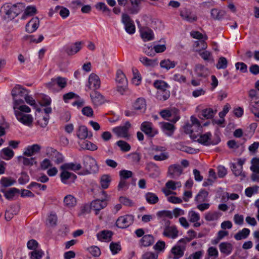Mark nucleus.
Instances as JSON below:
<instances>
[{
  "instance_id": "1",
  "label": "nucleus",
  "mask_w": 259,
  "mask_h": 259,
  "mask_svg": "<svg viewBox=\"0 0 259 259\" xmlns=\"http://www.w3.org/2000/svg\"><path fill=\"white\" fill-rule=\"evenodd\" d=\"M15 115L17 119L26 125L31 124L33 121V117L29 114L31 112V109L28 106L23 104L13 105Z\"/></svg>"
},
{
  "instance_id": "2",
  "label": "nucleus",
  "mask_w": 259,
  "mask_h": 259,
  "mask_svg": "<svg viewBox=\"0 0 259 259\" xmlns=\"http://www.w3.org/2000/svg\"><path fill=\"white\" fill-rule=\"evenodd\" d=\"M83 165L84 169L78 173L80 175H87L92 173H96L98 171L99 168L97 161L95 158L91 156H85L83 159Z\"/></svg>"
},
{
  "instance_id": "3",
  "label": "nucleus",
  "mask_w": 259,
  "mask_h": 259,
  "mask_svg": "<svg viewBox=\"0 0 259 259\" xmlns=\"http://www.w3.org/2000/svg\"><path fill=\"white\" fill-rule=\"evenodd\" d=\"M27 93H29L28 90L20 85H16L11 92L13 101V105L24 104V101L22 98L24 99Z\"/></svg>"
},
{
  "instance_id": "4",
  "label": "nucleus",
  "mask_w": 259,
  "mask_h": 259,
  "mask_svg": "<svg viewBox=\"0 0 259 259\" xmlns=\"http://www.w3.org/2000/svg\"><path fill=\"white\" fill-rule=\"evenodd\" d=\"M202 126L198 119L195 117L191 116L190 122H188L184 126V132L191 136L195 135L196 136L198 133L201 131Z\"/></svg>"
},
{
  "instance_id": "5",
  "label": "nucleus",
  "mask_w": 259,
  "mask_h": 259,
  "mask_svg": "<svg viewBox=\"0 0 259 259\" xmlns=\"http://www.w3.org/2000/svg\"><path fill=\"white\" fill-rule=\"evenodd\" d=\"M21 11V10L19 8V6L16 5L6 4L2 9V12L4 15V19L7 20L15 18Z\"/></svg>"
},
{
  "instance_id": "6",
  "label": "nucleus",
  "mask_w": 259,
  "mask_h": 259,
  "mask_svg": "<svg viewBox=\"0 0 259 259\" xmlns=\"http://www.w3.org/2000/svg\"><path fill=\"white\" fill-rule=\"evenodd\" d=\"M211 133L210 132H208L200 135L198 134L196 136L193 135L191 136V139L195 141H197L199 143L206 146L211 144L217 145L220 142V139L218 137L215 140L211 141Z\"/></svg>"
},
{
  "instance_id": "7",
  "label": "nucleus",
  "mask_w": 259,
  "mask_h": 259,
  "mask_svg": "<svg viewBox=\"0 0 259 259\" xmlns=\"http://www.w3.org/2000/svg\"><path fill=\"white\" fill-rule=\"evenodd\" d=\"M102 194L105 195V198L102 200L97 199L94 200L90 204L91 209L95 211L96 214H98L101 209L105 208L107 205V203L106 201L108 200L107 198L108 195L106 192L104 191H102Z\"/></svg>"
},
{
  "instance_id": "8",
  "label": "nucleus",
  "mask_w": 259,
  "mask_h": 259,
  "mask_svg": "<svg viewBox=\"0 0 259 259\" xmlns=\"http://www.w3.org/2000/svg\"><path fill=\"white\" fill-rule=\"evenodd\" d=\"M180 15L183 20L189 23L196 22L198 19V17L195 12L185 8L180 10Z\"/></svg>"
},
{
  "instance_id": "9",
  "label": "nucleus",
  "mask_w": 259,
  "mask_h": 259,
  "mask_svg": "<svg viewBox=\"0 0 259 259\" xmlns=\"http://www.w3.org/2000/svg\"><path fill=\"white\" fill-rule=\"evenodd\" d=\"M46 154L56 164L62 163L64 160V158L62 154L52 147H48L47 148Z\"/></svg>"
},
{
  "instance_id": "10",
  "label": "nucleus",
  "mask_w": 259,
  "mask_h": 259,
  "mask_svg": "<svg viewBox=\"0 0 259 259\" xmlns=\"http://www.w3.org/2000/svg\"><path fill=\"white\" fill-rule=\"evenodd\" d=\"M60 169L61 170L60 179L61 182L66 184L73 183L77 178V176L73 173L68 171V170L63 168L61 165Z\"/></svg>"
},
{
  "instance_id": "11",
  "label": "nucleus",
  "mask_w": 259,
  "mask_h": 259,
  "mask_svg": "<svg viewBox=\"0 0 259 259\" xmlns=\"http://www.w3.org/2000/svg\"><path fill=\"white\" fill-rule=\"evenodd\" d=\"M140 129L150 138L154 137L158 133V130L153 127V124L148 121L143 122L141 125Z\"/></svg>"
},
{
  "instance_id": "12",
  "label": "nucleus",
  "mask_w": 259,
  "mask_h": 259,
  "mask_svg": "<svg viewBox=\"0 0 259 259\" xmlns=\"http://www.w3.org/2000/svg\"><path fill=\"white\" fill-rule=\"evenodd\" d=\"M186 244L178 242L177 244L171 249L170 252L173 255V259H179L182 257L184 254L186 250Z\"/></svg>"
},
{
  "instance_id": "13",
  "label": "nucleus",
  "mask_w": 259,
  "mask_h": 259,
  "mask_svg": "<svg viewBox=\"0 0 259 259\" xmlns=\"http://www.w3.org/2000/svg\"><path fill=\"white\" fill-rule=\"evenodd\" d=\"M121 20L124 25L126 31L130 34H134L135 32V26L130 17L126 14H123Z\"/></svg>"
},
{
  "instance_id": "14",
  "label": "nucleus",
  "mask_w": 259,
  "mask_h": 259,
  "mask_svg": "<svg viewBox=\"0 0 259 259\" xmlns=\"http://www.w3.org/2000/svg\"><path fill=\"white\" fill-rule=\"evenodd\" d=\"M134 219V216L132 215H125L120 217L116 221V226L120 228H126L133 224Z\"/></svg>"
},
{
  "instance_id": "15",
  "label": "nucleus",
  "mask_w": 259,
  "mask_h": 259,
  "mask_svg": "<svg viewBox=\"0 0 259 259\" xmlns=\"http://www.w3.org/2000/svg\"><path fill=\"white\" fill-rule=\"evenodd\" d=\"M92 103L95 106H99L104 104L107 100L100 92L94 91L90 94Z\"/></svg>"
},
{
  "instance_id": "16",
  "label": "nucleus",
  "mask_w": 259,
  "mask_h": 259,
  "mask_svg": "<svg viewBox=\"0 0 259 259\" xmlns=\"http://www.w3.org/2000/svg\"><path fill=\"white\" fill-rule=\"evenodd\" d=\"M57 85L60 89L64 88L67 85V79L65 78L57 77L52 79L50 82L47 84L48 88L52 90H55V87Z\"/></svg>"
},
{
  "instance_id": "17",
  "label": "nucleus",
  "mask_w": 259,
  "mask_h": 259,
  "mask_svg": "<svg viewBox=\"0 0 259 259\" xmlns=\"http://www.w3.org/2000/svg\"><path fill=\"white\" fill-rule=\"evenodd\" d=\"M183 169L179 164H172L168 168V176L172 179L179 178L183 173Z\"/></svg>"
},
{
  "instance_id": "18",
  "label": "nucleus",
  "mask_w": 259,
  "mask_h": 259,
  "mask_svg": "<svg viewBox=\"0 0 259 259\" xmlns=\"http://www.w3.org/2000/svg\"><path fill=\"white\" fill-rule=\"evenodd\" d=\"M101 85V81L99 77L94 73L90 75L88 79V84L87 87L90 90H96L100 88Z\"/></svg>"
},
{
  "instance_id": "19",
  "label": "nucleus",
  "mask_w": 259,
  "mask_h": 259,
  "mask_svg": "<svg viewBox=\"0 0 259 259\" xmlns=\"http://www.w3.org/2000/svg\"><path fill=\"white\" fill-rule=\"evenodd\" d=\"M131 126L128 121H126L123 126L114 127L113 132L119 137L126 138L128 136V130Z\"/></svg>"
},
{
  "instance_id": "20",
  "label": "nucleus",
  "mask_w": 259,
  "mask_h": 259,
  "mask_svg": "<svg viewBox=\"0 0 259 259\" xmlns=\"http://www.w3.org/2000/svg\"><path fill=\"white\" fill-rule=\"evenodd\" d=\"M219 248L220 252L222 254L228 256L232 253L234 249V246L231 243L228 241H224L219 244Z\"/></svg>"
},
{
  "instance_id": "21",
  "label": "nucleus",
  "mask_w": 259,
  "mask_h": 259,
  "mask_svg": "<svg viewBox=\"0 0 259 259\" xmlns=\"http://www.w3.org/2000/svg\"><path fill=\"white\" fill-rule=\"evenodd\" d=\"M188 218L189 221L193 224L194 227H199L201 225L200 223V214L194 210H190L188 211Z\"/></svg>"
},
{
  "instance_id": "22",
  "label": "nucleus",
  "mask_w": 259,
  "mask_h": 259,
  "mask_svg": "<svg viewBox=\"0 0 259 259\" xmlns=\"http://www.w3.org/2000/svg\"><path fill=\"white\" fill-rule=\"evenodd\" d=\"M41 149V146L37 144L29 145L25 148L23 154L25 156L30 157L39 153Z\"/></svg>"
},
{
  "instance_id": "23",
  "label": "nucleus",
  "mask_w": 259,
  "mask_h": 259,
  "mask_svg": "<svg viewBox=\"0 0 259 259\" xmlns=\"http://www.w3.org/2000/svg\"><path fill=\"white\" fill-rule=\"evenodd\" d=\"M162 234L165 237L175 239L178 236V231L175 226H167L164 229Z\"/></svg>"
},
{
  "instance_id": "24",
  "label": "nucleus",
  "mask_w": 259,
  "mask_h": 259,
  "mask_svg": "<svg viewBox=\"0 0 259 259\" xmlns=\"http://www.w3.org/2000/svg\"><path fill=\"white\" fill-rule=\"evenodd\" d=\"M39 20L37 17H34L30 20L26 25V31L28 33H32L38 27Z\"/></svg>"
},
{
  "instance_id": "25",
  "label": "nucleus",
  "mask_w": 259,
  "mask_h": 259,
  "mask_svg": "<svg viewBox=\"0 0 259 259\" xmlns=\"http://www.w3.org/2000/svg\"><path fill=\"white\" fill-rule=\"evenodd\" d=\"M77 136L80 139H90L92 137V133L88 131L85 126L80 125L77 130Z\"/></svg>"
},
{
  "instance_id": "26",
  "label": "nucleus",
  "mask_w": 259,
  "mask_h": 259,
  "mask_svg": "<svg viewBox=\"0 0 259 259\" xmlns=\"http://www.w3.org/2000/svg\"><path fill=\"white\" fill-rule=\"evenodd\" d=\"M139 60L143 65L147 67L153 68L158 65L157 59H151L145 56H141L139 58Z\"/></svg>"
},
{
  "instance_id": "27",
  "label": "nucleus",
  "mask_w": 259,
  "mask_h": 259,
  "mask_svg": "<svg viewBox=\"0 0 259 259\" xmlns=\"http://www.w3.org/2000/svg\"><path fill=\"white\" fill-rule=\"evenodd\" d=\"M81 48V42L77 41L67 47L65 51L68 55H73L77 53Z\"/></svg>"
},
{
  "instance_id": "28",
  "label": "nucleus",
  "mask_w": 259,
  "mask_h": 259,
  "mask_svg": "<svg viewBox=\"0 0 259 259\" xmlns=\"http://www.w3.org/2000/svg\"><path fill=\"white\" fill-rule=\"evenodd\" d=\"M141 36L145 41H149L154 39L153 31L148 28H144L140 30Z\"/></svg>"
},
{
  "instance_id": "29",
  "label": "nucleus",
  "mask_w": 259,
  "mask_h": 259,
  "mask_svg": "<svg viewBox=\"0 0 259 259\" xmlns=\"http://www.w3.org/2000/svg\"><path fill=\"white\" fill-rule=\"evenodd\" d=\"M208 192L206 190H201L195 197L194 200L197 203L206 202L208 200Z\"/></svg>"
},
{
  "instance_id": "30",
  "label": "nucleus",
  "mask_w": 259,
  "mask_h": 259,
  "mask_svg": "<svg viewBox=\"0 0 259 259\" xmlns=\"http://www.w3.org/2000/svg\"><path fill=\"white\" fill-rule=\"evenodd\" d=\"M76 199L72 195H67L63 199V203L65 206L71 208L74 207L76 204Z\"/></svg>"
},
{
  "instance_id": "31",
  "label": "nucleus",
  "mask_w": 259,
  "mask_h": 259,
  "mask_svg": "<svg viewBox=\"0 0 259 259\" xmlns=\"http://www.w3.org/2000/svg\"><path fill=\"white\" fill-rule=\"evenodd\" d=\"M133 107L136 110L144 112L146 108V101L144 98H139L136 100Z\"/></svg>"
},
{
  "instance_id": "32",
  "label": "nucleus",
  "mask_w": 259,
  "mask_h": 259,
  "mask_svg": "<svg viewBox=\"0 0 259 259\" xmlns=\"http://www.w3.org/2000/svg\"><path fill=\"white\" fill-rule=\"evenodd\" d=\"M18 161L19 163H22L25 166H32L36 164L37 162L35 158H26L23 156L18 157Z\"/></svg>"
},
{
  "instance_id": "33",
  "label": "nucleus",
  "mask_w": 259,
  "mask_h": 259,
  "mask_svg": "<svg viewBox=\"0 0 259 259\" xmlns=\"http://www.w3.org/2000/svg\"><path fill=\"white\" fill-rule=\"evenodd\" d=\"M113 233L111 231L108 230H103L98 233L97 237L98 240L100 241H109L110 240Z\"/></svg>"
},
{
  "instance_id": "34",
  "label": "nucleus",
  "mask_w": 259,
  "mask_h": 259,
  "mask_svg": "<svg viewBox=\"0 0 259 259\" xmlns=\"http://www.w3.org/2000/svg\"><path fill=\"white\" fill-rule=\"evenodd\" d=\"M0 155L3 159L9 160L13 157L14 156V152L12 150L9 148H5L0 151Z\"/></svg>"
},
{
  "instance_id": "35",
  "label": "nucleus",
  "mask_w": 259,
  "mask_h": 259,
  "mask_svg": "<svg viewBox=\"0 0 259 259\" xmlns=\"http://www.w3.org/2000/svg\"><path fill=\"white\" fill-rule=\"evenodd\" d=\"M195 71L197 75L199 77H205L209 73L208 69L201 64L196 65Z\"/></svg>"
},
{
  "instance_id": "36",
  "label": "nucleus",
  "mask_w": 259,
  "mask_h": 259,
  "mask_svg": "<svg viewBox=\"0 0 259 259\" xmlns=\"http://www.w3.org/2000/svg\"><path fill=\"white\" fill-rule=\"evenodd\" d=\"M36 122L38 125L41 127H46L49 120V115H44L42 114H39L36 117Z\"/></svg>"
},
{
  "instance_id": "37",
  "label": "nucleus",
  "mask_w": 259,
  "mask_h": 259,
  "mask_svg": "<svg viewBox=\"0 0 259 259\" xmlns=\"http://www.w3.org/2000/svg\"><path fill=\"white\" fill-rule=\"evenodd\" d=\"M61 165L63 166V168L67 169L68 170H71L74 171L79 170L82 167L81 164L79 163H77V162L65 163L62 164Z\"/></svg>"
},
{
  "instance_id": "38",
  "label": "nucleus",
  "mask_w": 259,
  "mask_h": 259,
  "mask_svg": "<svg viewBox=\"0 0 259 259\" xmlns=\"http://www.w3.org/2000/svg\"><path fill=\"white\" fill-rule=\"evenodd\" d=\"M161 127L163 132L168 136L172 135L175 130L174 125L168 122L162 123Z\"/></svg>"
},
{
  "instance_id": "39",
  "label": "nucleus",
  "mask_w": 259,
  "mask_h": 259,
  "mask_svg": "<svg viewBox=\"0 0 259 259\" xmlns=\"http://www.w3.org/2000/svg\"><path fill=\"white\" fill-rule=\"evenodd\" d=\"M145 197L146 201L150 204H155L159 201V198L157 195L152 192H147L145 194Z\"/></svg>"
},
{
  "instance_id": "40",
  "label": "nucleus",
  "mask_w": 259,
  "mask_h": 259,
  "mask_svg": "<svg viewBox=\"0 0 259 259\" xmlns=\"http://www.w3.org/2000/svg\"><path fill=\"white\" fill-rule=\"evenodd\" d=\"M228 235L229 232L227 231L224 230L219 231L217 233L216 238L211 240V244L213 245H217L221 240H222L225 237L228 236Z\"/></svg>"
},
{
  "instance_id": "41",
  "label": "nucleus",
  "mask_w": 259,
  "mask_h": 259,
  "mask_svg": "<svg viewBox=\"0 0 259 259\" xmlns=\"http://www.w3.org/2000/svg\"><path fill=\"white\" fill-rule=\"evenodd\" d=\"M177 63L175 61H171L169 59H164L160 63L161 68L168 70L170 69L175 67Z\"/></svg>"
},
{
  "instance_id": "42",
  "label": "nucleus",
  "mask_w": 259,
  "mask_h": 259,
  "mask_svg": "<svg viewBox=\"0 0 259 259\" xmlns=\"http://www.w3.org/2000/svg\"><path fill=\"white\" fill-rule=\"evenodd\" d=\"M154 242V237L151 235H145L140 240V243L144 246L151 245Z\"/></svg>"
},
{
  "instance_id": "43",
  "label": "nucleus",
  "mask_w": 259,
  "mask_h": 259,
  "mask_svg": "<svg viewBox=\"0 0 259 259\" xmlns=\"http://www.w3.org/2000/svg\"><path fill=\"white\" fill-rule=\"evenodd\" d=\"M132 6L128 9L131 14H137L140 10V5L141 0H130Z\"/></svg>"
},
{
  "instance_id": "44",
  "label": "nucleus",
  "mask_w": 259,
  "mask_h": 259,
  "mask_svg": "<svg viewBox=\"0 0 259 259\" xmlns=\"http://www.w3.org/2000/svg\"><path fill=\"white\" fill-rule=\"evenodd\" d=\"M249 234L250 230L247 228H244L234 235V238L236 240L244 239L246 238Z\"/></svg>"
},
{
  "instance_id": "45",
  "label": "nucleus",
  "mask_w": 259,
  "mask_h": 259,
  "mask_svg": "<svg viewBox=\"0 0 259 259\" xmlns=\"http://www.w3.org/2000/svg\"><path fill=\"white\" fill-rule=\"evenodd\" d=\"M226 13L224 11L213 9L211 11V16L214 20H220L225 16Z\"/></svg>"
},
{
  "instance_id": "46",
  "label": "nucleus",
  "mask_w": 259,
  "mask_h": 259,
  "mask_svg": "<svg viewBox=\"0 0 259 259\" xmlns=\"http://www.w3.org/2000/svg\"><path fill=\"white\" fill-rule=\"evenodd\" d=\"M116 81L118 83L122 85L126 84L127 83V79L125 74L120 70H117L116 72Z\"/></svg>"
},
{
  "instance_id": "47",
  "label": "nucleus",
  "mask_w": 259,
  "mask_h": 259,
  "mask_svg": "<svg viewBox=\"0 0 259 259\" xmlns=\"http://www.w3.org/2000/svg\"><path fill=\"white\" fill-rule=\"evenodd\" d=\"M243 167H237L235 164H232L231 169L236 176H240L241 179L245 177V174L243 172Z\"/></svg>"
},
{
  "instance_id": "48",
  "label": "nucleus",
  "mask_w": 259,
  "mask_h": 259,
  "mask_svg": "<svg viewBox=\"0 0 259 259\" xmlns=\"http://www.w3.org/2000/svg\"><path fill=\"white\" fill-rule=\"evenodd\" d=\"M187 233L189 237L182 238L179 240V242L186 244L188 242H189L192 239L197 237V233L193 230H189L188 231Z\"/></svg>"
},
{
  "instance_id": "49",
  "label": "nucleus",
  "mask_w": 259,
  "mask_h": 259,
  "mask_svg": "<svg viewBox=\"0 0 259 259\" xmlns=\"http://www.w3.org/2000/svg\"><path fill=\"white\" fill-rule=\"evenodd\" d=\"M170 96V92L167 90L158 91L156 94L157 98L161 101L167 100Z\"/></svg>"
},
{
  "instance_id": "50",
  "label": "nucleus",
  "mask_w": 259,
  "mask_h": 259,
  "mask_svg": "<svg viewBox=\"0 0 259 259\" xmlns=\"http://www.w3.org/2000/svg\"><path fill=\"white\" fill-rule=\"evenodd\" d=\"M111 179L108 175H104L101 177L100 183L103 189H107L110 184Z\"/></svg>"
},
{
  "instance_id": "51",
  "label": "nucleus",
  "mask_w": 259,
  "mask_h": 259,
  "mask_svg": "<svg viewBox=\"0 0 259 259\" xmlns=\"http://www.w3.org/2000/svg\"><path fill=\"white\" fill-rule=\"evenodd\" d=\"M116 144L120 148L121 151L126 152L131 150L130 145L126 142L123 140H119L116 143Z\"/></svg>"
},
{
  "instance_id": "52",
  "label": "nucleus",
  "mask_w": 259,
  "mask_h": 259,
  "mask_svg": "<svg viewBox=\"0 0 259 259\" xmlns=\"http://www.w3.org/2000/svg\"><path fill=\"white\" fill-rule=\"evenodd\" d=\"M250 169L253 172L259 174V158L254 157L251 159Z\"/></svg>"
},
{
  "instance_id": "53",
  "label": "nucleus",
  "mask_w": 259,
  "mask_h": 259,
  "mask_svg": "<svg viewBox=\"0 0 259 259\" xmlns=\"http://www.w3.org/2000/svg\"><path fill=\"white\" fill-rule=\"evenodd\" d=\"M153 85L158 91H163L167 89L168 85L164 81L157 80L153 83Z\"/></svg>"
},
{
  "instance_id": "54",
  "label": "nucleus",
  "mask_w": 259,
  "mask_h": 259,
  "mask_svg": "<svg viewBox=\"0 0 259 259\" xmlns=\"http://www.w3.org/2000/svg\"><path fill=\"white\" fill-rule=\"evenodd\" d=\"M228 61L225 57H221L219 58L216 64V67L218 69H225L227 67Z\"/></svg>"
},
{
  "instance_id": "55",
  "label": "nucleus",
  "mask_w": 259,
  "mask_h": 259,
  "mask_svg": "<svg viewBox=\"0 0 259 259\" xmlns=\"http://www.w3.org/2000/svg\"><path fill=\"white\" fill-rule=\"evenodd\" d=\"M16 181L11 178L3 177L1 180V184L4 187H8L13 185Z\"/></svg>"
},
{
  "instance_id": "56",
  "label": "nucleus",
  "mask_w": 259,
  "mask_h": 259,
  "mask_svg": "<svg viewBox=\"0 0 259 259\" xmlns=\"http://www.w3.org/2000/svg\"><path fill=\"white\" fill-rule=\"evenodd\" d=\"M182 186L180 182H175L172 180L168 181L166 184L165 186L168 189L175 190L177 188H180Z\"/></svg>"
},
{
  "instance_id": "57",
  "label": "nucleus",
  "mask_w": 259,
  "mask_h": 259,
  "mask_svg": "<svg viewBox=\"0 0 259 259\" xmlns=\"http://www.w3.org/2000/svg\"><path fill=\"white\" fill-rule=\"evenodd\" d=\"M256 103H259V100L251 102L250 110L254 114L256 118V120L259 121V111L255 109V104Z\"/></svg>"
},
{
  "instance_id": "58",
  "label": "nucleus",
  "mask_w": 259,
  "mask_h": 259,
  "mask_svg": "<svg viewBox=\"0 0 259 259\" xmlns=\"http://www.w3.org/2000/svg\"><path fill=\"white\" fill-rule=\"evenodd\" d=\"M82 147L84 149L91 151L96 150L98 148L96 145L89 141L83 142L82 144Z\"/></svg>"
},
{
  "instance_id": "59",
  "label": "nucleus",
  "mask_w": 259,
  "mask_h": 259,
  "mask_svg": "<svg viewBox=\"0 0 259 259\" xmlns=\"http://www.w3.org/2000/svg\"><path fill=\"white\" fill-rule=\"evenodd\" d=\"M258 188L257 186L247 188L245 190V195L248 197H251L254 194L257 192Z\"/></svg>"
},
{
  "instance_id": "60",
  "label": "nucleus",
  "mask_w": 259,
  "mask_h": 259,
  "mask_svg": "<svg viewBox=\"0 0 259 259\" xmlns=\"http://www.w3.org/2000/svg\"><path fill=\"white\" fill-rule=\"evenodd\" d=\"M205 219L207 221L217 220L219 218V213L217 212H208L205 214Z\"/></svg>"
},
{
  "instance_id": "61",
  "label": "nucleus",
  "mask_w": 259,
  "mask_h": 259,
  "mask_svg": "<svg viewBox=\"0 0 259 259\" xmlns=\"http://www.w3.org/2000/svg\"><path fill=\"white\" fill-rule=\"evenodd\" d=\"M31 259H40L44 254L41 250H34L30 253Z\"/></svg>"
},
{
  "instance_id": "62",
  "label": "nucleus",
  "mask_w": 259,
  "mask_h": 259,
  "mask_svg": "<svg viewBox=\"0 0 259 259\" xmlns=\"http://www.w3.org/2000/svg\"><path fill=\"white\" fill-rule=\"evenodd\" d=\"M207 253L209 257H213L216 258L219 256V251L215 247H209L207 250Z\"/></svg>"
},
{
  "instance_id": "63",
  "label": "nucleus",
  "mask_w": 259,
  "mask_h": 259,
  "mask_svg": "<svg viewBox=\"0 0 259 259\" xmlns=\"http://www.w3.org/2000/svg\"><path fill=\"white\" fill-rule=\"evenodd\" d=\"M110 249L113 254H117L121 250L120 243L111 242L110 244Z\"/></svg>"
},
{
  "instance_id": "64",
  "label": "nucleus",
  "mask_w": 259,
  "mask_h": 259,
  "mask_svg": "<svg viewBox=\"0 0 259 259\" xmlns=\"http://www.w3.org/2000/svg\"><path fill=\"white\" fill-rule=\"evenodd\" d=\"M88 249L90 253L94 257H98L101 254L100 249L96 246H92Z\"/></svg>"
}]
</instances>
